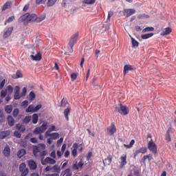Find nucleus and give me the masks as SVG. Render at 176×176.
Segmentation results:
<instances>
[{
	"label": "nucleus",
	"mask_w": 176,
	"mask_h": 176,
	"mask_svg": "<svg viewBox=\"0 0 176 176\" xmlns=\"http://www.w3.org/2000/svg\"><path fill=\"white\" fill-rule=\"evenodd\" d=\"M19 21L21 23H23V21H25V23H34V21L36 22V14H30L26 13L23 15H22L19 19Z\"/></svg>",
	"instance_id": "obj_1"
},
{
	"label": "nucleus",
	"mask_w": 176,
	"mask_h": 176,
	"mask_svg": "<svg viewBox=\"0 0 176 176\" xmlns=\"http://www.w3.org/2000/svg\"><path fill=\"white\" fill-rule=\"evenodd\" d=\"M79 36V33H76L73 34L70 40L69 41V45L70 47H68L69 49V53H73L74 52V46H75V43L78 41V37Z\"/></svg>",
	"instance_id": "obj_2"
},
{
	"label": "nucleus",
	"mask_w": 176,
	"mask_h": 176,
	"mask_svg": "<svg viewBox=\"0 0 176 176\" xmlns=\"http://www.w3.org/2000/svg\"><path fill=\"white\" fill-rule=\"evenodd\" d=\"M47 130V122H44L41 126L36 127L33 131L34 134H42V133H45Z\"/></svg>",
	"instance_id": "obj_3"
},
{
	"label": "nucleus",
	"mask_w": 176,
	"mask_h": 176,
	"mask_svg": "<svg viewBox=\"0 0 176 176\" xmlns=\"http://www.w3.org/2000/svg\"><path fill=\"white\" fill-rule=\"evenodd\" d=\"M148 149L150 151V152H152L153 155H156L157 153V146H156V144L153 142V140H151V141L148 143Z\"/></svg>",
	"instance_id": "obj_4"
},
{
	"label": "nucleus",
	"mask_w": 176,
	"mask_h": 176,
	"mask_svg": "<svg viewBox=\"0 0 176 176\" xmlns=\"http://www.w3.org/2000/svg\"><path fill=\"white\" fill-rule=\"evenodd\" d=\"M106 131L108 135H110V136L113 135L117 131V129H116V126L115 125V123L112 122L111 125L107 128Z\"/></svg>",
	"instance_id": "obj_5"
},
{
	"label": "nucleus",
	"mask_w": 176,
	"mask_h": 176,
	"mask_svg": "<svg viewBox=\"0 0 176 176\" xmlns=\"http://www.w3.org/2000/svg\"><path fill=\"white\" fill-rule=\"evenodd\" d=\"M123 13L125 17H130V16H132V14H134L135 13V10L133 8L124 9L123 10Z\"/></svg>",
	"instance_id": "obj_6"
},
{
	"label": "nucleus",
	"mask_w": 176,
	"mask_h": 176,
	"mask_svg": "<svg viewBox=\"0 0 176 176\" xmlns=\"http://www.w3.org/2000/svg\"><path fill=\"white\" fill-rule=\"evenodd\" d=\"M146 152H148V148H146V147H142L138 150H135L133 153L134 159H135V157H137L138 155H140V153H142V155H144L146 153Z\"/></svg>",
	"instance_id": "obj_7"
},
{
	"label": "nucleus",
	"mask_w": 176,
	"mask_h": 176,
	"mask_svg": "<svg viewBox=\"0 0 176 176\" xmlns=\"http://www.w3.org/2000/svg\"><path fill=\"white\" fill-rule=\"evenodd\" d=\"M27 163L30 170H36L38 164H36V162H35V161H34L33 160H29L27 161Z\"/></svg>",
	"instance_id": "obj_8"
},
{
	"label": "nucleus",
	"mask_w": 176,
	"mask_h": 176,
	"mask_svg": "<svg viewBox=\"0 0 176 176\" xmlns=\"http://www.w3.org/2000/svg\"><path fill=\"white\" fill-rule=\"evenodd\" d=\"M42 164L43 166H46V164H56V160L47 157L44 161L42 162Z\"/></svg>",
	"instance_id": "obj_9"
},
{
	"label": "nucleus",
	"mask_w": 176,
	"mask_h": 176,
	"mask_svg": "<svg viewBox=\"0 0 176 176\" xmlns=\"http://www.w3.org/2000/svg\"><path fill=\"white\" fill-rule=\"evenodd\" d=\"M120 167L121 168H123V167H124V166H126L127 164V155H123L122 156L120 157Z\"/></svg>",
	"instance_id": "obj_10"
},
{
	"label": "nucleus",
	"mask_w": 176,
	"mask_h": 176,
	"mask_svg": "<svg viewBox=\"0 0 176 176\" xmlns=\"http://www.w3.org/2000/svg\"><path fill=\"white\" fill-rule=\"evenodd\" d=\"M30 57L33 61H41V60H42V53L38 52L35 56L30 55Z\"/></svg>",
	"instance_id": "obj_11"
},
{
	"label": "nucleus",
	"mask_w": 176,
	"mask_h": 176,
	"mask_svg": "<svg viewBox=\"0 0 176 176\" xmlns=\"http://www.w3.org/2000/svg\"><path fill=\"white\" fill-rule=\"evenodd\" d=\"M14 100H20L21 98V96H20V87L16 86L14 91Z\"/></svg>",
	"instance_id": "obj_12"
},
{
	"label": "nucleus",
	"mask_w": 176,
	"mask_h": 176,
	"mask_svg": "<svg viewBox=\"0 0 176 176\" xmlns=\"http://www.w3.org/2000/svg\"><path fill=\"white\" fill-rule=\"evenodd\" d=\"M120 113L121 115H127L129 114V109H127V107L126 106H123V104H120Z\"/></svg>",
	"instance_id": "obj_13"
},
{
	"label": "nucleus",
	"mask_w": 176,
	"mask_h": 176,
	"mask_svg": "<svg viewBox=\"0 0 176 176\" xmlns=\"http://www.w3.org/2000/svg\"><path fill=\"white\" fill-rule=\"evenodd\" d=\"M173 30L171 29V28H166L163 30V31L161 32L160 35L162 36H164L166 35H170V34H171Z\"/></svg>",
	"instance_id": "obj_14"
},
{
	"label": "nucleus",
	"mask_w": 176,
	"mask_h": 176,
	"mask_svg": "<svg viewBox=\"0 0 176 176\" xmlns=\"http://www.w3.org/2000/svg\"><path fill=\"white\" fill-rule=\"evenodd\" d=\"M12 32H13V27L8 28V30L4 32L3 38L5 39L8 38V36H10V35H12Z\"/></svg>",
	"instance_id": "obj_15"
},
{
	"label": "nucleus",
	"mask_w": 176,
	"mask_h": 176,
	"mask_svg": "<svg viewBox=\"0 0 176 176\" xmlns=\"http://www.w3.org/2000/svg\"><path fill=\"white\" fill-rule=\"evenodd\" d=\"M33 155L35 156V157H39V153H41V150L39 149V147L37 146H33Z\"/></svg>",
	"instance_id": "obj_16"
},
{
	"label": "nucleus",
	"mask_w": 176,
	"mask_h": 176,
	"mask_svg": "<svg viewBox=\"0 0 176 176\" xmlns=\"http://www.w3.org/2000/svg\"><path fill=\"white\" fill-rule=\"evenodd\" d=\"M84 164H85V162H83V160H81L78 162V164H74V165H73V168H74V170H79V168H82V167H83Z\"/></svg>",
	"instance_id": "obj_17"
},
{
	"label": "nucleus",
	"mask_w": 176,
	"mask_h": 176,
	"mask_svg": "<svg viewBox=\"0 0 176 176\" xmlns=\"http://www.w3.org/2000/svg\"><path fill=\"white\" fill-rule=\"evenodd\" d=\"M112 163V156L111 155H108V157L103 160L104 166H109Z\"/></svg>",
	"instance_id": "obj_18"
},
{
	"label": "nucleus",
	"mask_w": 176,
	"mask_h": 176,
	"mask_svg": "<svg viewBox=\"0 0 176 176\" xmlns=\"http://www.w3.org/2000/svg\"><path fill=\"white\" fill-rule=\"evenodd\" d=\"M8 135H10V131H4L0 132V140H3V138H6V137H8Z\"/></svg>",
	"instance_id": "obj_19"
},
{
	"label": "nucleus",
	"mask_w": 176,
	"mask_h": 176,
	"mask_svg": "<svg viewBox=\"0 0 176 176\" xmlns=\"http://www.w3.org/2000/svg\"><path fill=\"white\" fill-rule=\"evenodd\" d=\"M12 79H19V78H23V74L21 71L17 70L16 74L12 75Z\"/></svg>",
	"instance_id": "obj_20"
},
{
	"label": "nucleus",
	"mask_w": 176,
	"mask_h": 176,
	"mask_svg": "<svg viewBox=\"0 0 176 176\" xmlns=\"http://www.w3.org/2000/svg\"><path fill=\"white\" fill-rule=\"evenodd\" d=\"M3 153L6 157H9V156H10V148H9V146H6L4 148Z\"/></svg>",
	"instance_id": "obj_21"
},
{
	"label": "nucleus",
	"mask_w": 176,
	"mask_h": 176,
	"mask_svg": "<svg viewBox=\"0 0 176 176\" xmlns=\"http://www.w3.org/2000/svg\"><path fill=\"white\" fill-rule=\"evenodd\" d=\"M171 131H173L171 127H169L168 129L166 131V140L168 142H171V135H170V133H171Z\"/></svg>",
	"instance_id": "obj_22"
},
{
	"label": "nucleus",
	"mask_w": 176,
	"mask_h": 176,
	"mask_svg": "<svg viewBox=\"0 0 176 176\" xmlns=\"http://www.w3.org/2000/svg\"><path fill=\"white\" fill-rule=\"evenodd\" d=\"M69 113H71V109L69 107H67L64 111L65 118L67 121L69 120V118L68 117V115H69Z\"/></svg>",
	"instance_id": "obj_23"
},
{
	"label": "nucleus",
	"mask_w": 176,
	"mask_h": 176,
	"mask_svg": "<svg viewBox=\"0 0 176 176\" xmlns=\"http://www.w3.org/2000/svg\"><path fill=\"white\" fill-rule=\"evenodd\" d=\"M45 19H46V15L45 14L39 15L38 16L36 15V23H41V21H43Z\"/></svg>",
	"instance_id": "obj_24"
},
{
	"label": "nucleus",
	"mask_w": 176,
	"mask_h": 176,
	"mask_svg": "<svg viewBox=\"0 0 176 176\" xmlns=\"http://www.w3.org/2000/svg\"><path fill=\"white\" fill-rule=\"evenodd\" d=\"M8 123L9 126H14V118H13V117H12V116H9L8 117Z\"/></svg>",
	"instance_id": "obj_25"
},
{
	"label": "nucleus",
	"mask_w": 176,
	"mask_h": 176,
	"mask_svg": "<svg viewBox=\"0 0 176 176\" xmlns=\"http://www.w3.org/2000/svg\"><path fill=\"white\" fill-rule=\"evenodd\" d=\"M133 69H134V68H133V66L131 65H126L124 67V74H126V72H129V71H133Z\"/></svg>",
	"instance_id": "obj_26"
},
{
	"label": "nucleus",
	"mask_w": 176,
	"mask_h": 176,
	"mask_svg": "<svg viewBox=\"0 0 176 176\" xmlns=\"http://www.w3.org/2000/svg\"><path fill=\"white\" fill-rule=\"evenodd\" d=\"M12 6V1L6 2L2 7V10L5 11L6 9H10V6Z\"/></svg>",
	"instance_id": "obj_27"
},
{
	"label": "nucleus",
	"mask_w": 176,
	"mask_h": 176,
	"mask_svg": "<svg viewBox=\"0 0 176 176\" xmlns=\"http://www.w3.org/2000/svg\"><path fill=\"white\" fill-rule=\"evenodd\" d=\"M25 153H26L25 149L22 148L18 151L17 156L18 157L21 158L23 157V156H24V155H25Z\"/></svg>",
	"instance_id": "obj_28"
},
{
	"label": "nucleus",
	"mask_w": 176,
	"mask_h": 176,
	"mask_svg": "<svg viewBox=\"0 0 176 176\" xmlns=\"http://www.w3.org/2000/svg\"><path fill=\"white\" fill-rule=\"evenodd\" d=\"M56 2H57V0H48L47 2V8H51V6H54Z\"/></svg>",
	"instance_id": "obj_29"
},
{
	"label": "nucleus",
	"mask_w": 176,
	"mask_h": 176,
	"mask_svg": "<svg viewBox=\"0 0 176 176\" xmlns=\"http://www.w3.org/2000/svg\"><path fill=\"white\" fill-rule=\"evenodd\" d=\"M5 111L6 112V113H12V111H13V106L6 105L5 107Z\"/></svg>",
	"instance_id": "obj_30"
},
{
	"label": "nucleus",
	"mask_w": 176,
	"mask_h": 176,
	"mask_svg": "<svg viewBox=\"0 0 176 176\" xmlns=\"http://www.w3.org/2000/svg\"><path fill=\"white\" fill-rule=\"evenodd\" d=\"M152 36H153V33H148L141 35L142 39H148V38H152Z\"/></svg>",
	"instance_id": "obj_31"
},
{
	"label": "nucleus",
	"mask_w": 176,
	"mask_h": 176,
	"mask_svg": "<svg viewBox=\"0 0 176 176\" xmlns=\"http://www.w3.org/2000/svg\"><path fill=\"white\" fill-rule=\"evenodd\" d=\"M52 173H56V174H60V166L58 165H54L52 168Z\"/></svg>",
	"instance_id": "obj_32"
},
{
	"label": "nucleus",
	"mask_w": 176,
	"mask_h": 176,
	"mask_svg": "<svg viewBox=\"0 0 176 176\" xmlns=\"http://www.w3.org/2000/svg\"><path fill=\"white\" fill-rule=\"evenodd\" d=\"M36 97V95H35V92L30 91V93L29 94V100L34 101V100H35Z\"/></svg>",
	"instance_id": "obj_33"
},
{
	"label": "nucleus",
	"mask_w": 176,
	"mask_h": 176,
	"mask_svg": "<svg viewBox=\"0 0 176 176\" xmlns=\"http://www.w3.org/2000/svg\"><path fill=\"white\" fill-rule=\"evenodd\" d=\"M38 119H39L38 114L34 113L32 115V123H34V124H36L38 123Z\"/></svg>",
	"instance_id": "obj_34"
},
{
	"label": "nucleus",
	"mask_w": 176,
	"mask_h": 176,
	"mask_svg": "<svg viewBox=\"0 0 176 176\" xmlns=\"http://www.w3.org/2000/svg\"><path fill=\"white\" fill-rule=\"evenodd\" d=\"M16 129L21 133H24V131H25V126H24L20 124H16Z\"/></svg>",
	"instance_id": "obj_35"
},
{
	"label": "nucleus",
	"mask_w": 176,
	"mask_h": 176,
	"mask_svg": "<svg viewBox=\"0 0 176 176\" xmlns=\"http://www.w3.org/2000/svg\"><path fill=\"white\" fill-rule=\"evenodd\" d=\"M82 3L85 5H94L96 3V0H83Z\"/></svg>",
	"instance_id": "obj_36"
},
{
	"label": "nucleus",
	"mask_w": 176,
	"mask_h": 176,
	"mask_svg": "<svg viewBox=\"0 0 176 176\" xmlns=\"http://www.w3.org/2000/svg\"><path fill=\"white\" fill-rule=\"evenodd\" d=\"M138 19H139V20H142V19H149V15L146 14H140L138 15Z\"/></svg>",
	"instance_id": "obj_37"
},
{
	"label": "nucleus",
	"mask_w": 176,
	"mask_h": 176,
	"mask_svg": "<svg viewBox=\"0 0 176 176\" xmlns=\"http://www.w3.org/2000/svg\"><path fill=\"white\" fill-rule=\"evenodd\" d=\"M60 134L58 133H51V139L52 140H58L59 138Z\"/></svg>",
	"instance_id": "obj_38"
},
{
	"label": "nucleus",
	"mask_w": 176,
	"mask_h": 176,
	"mask_svg": "<svg viewBox=\"0 0 176 176\" xmlns=\"http://www.w3.org/2000/svg\"><path fill=\"white\" fill-rule=\"evenodd\" d=\"M134 144H135V140H132L130 142V144H124V146L125 148H133V145H134Z\"/></svg>",
	"instance_id": "obj_39"
},
{
	"label": "nucleus",
	"mask_w": 176,
	"mask_h": 176,
	"mask_svg": "<svg viewBox=\"0 0 176 176\" xmlns=\"http://www.w3.org/2000/svg\"><path fill=\"white\" fill-rule=\"evenodd\" d=\"M131 42H132V46L133 47H138V45H140V43H138V41H137L135 39H134V38H131Z\"/></svg>",
	"instance_id": "obj_40"
},
{
	"label": "nucleus",
	"mask_w": 176,
	"mask_h": 176,
	"mask_svg": "<svg viewBox=\"0 0 176 176\" xmlns=\"http://www.w3.org/2000/svg\"><path fill=\"white\" fill-rule=\"evenodd\" d=\"M149 31H155V28L153 27H147L144 29H143L142 32H149Z\"/></svg>",
	"instance_id": "obj_41"
},
{
	"label": "nucleus",
	"mask_w": 176,
	"mask_h": 176,
	"mask_svg": "<svg viewBox=\"0 0 176 176\" xmlns=\"http://www.w3.org/2000/svg\"><path fill=\"white\" fill-rule=\"evenodd\" d=\"M37 146L40 151H45V149H46V144L43 143L38 144Z\"/></svg>",
	"instance_id": "obj_42"
},
{
	"label": "nucleus",
	"mask_w": 176,
	"mask_h": 176,
	"mask_svg": "<svg viewBox=\"0 0 176 176\" xmlns=\"http://www.w3.org/2000/svg\"><path fill=\"white\" fill-rule=\"evenodd\" d=\"M25 112L27 113H30V112H34V106L32 104H30L28 108L25 109Z\"/></svg>",
	"instance_id": "obj_43"
},
{
	"label": "nucleus",
	"mask_w": 176,
	"mask_h": 176,
	"mask_svg": "<svg viewBox=\"0 0 176 176\" xmlns=\"http://www.w3.org/2000/svg\"><path fill=\"white\" fill-rule=\"evenodd\" d=\"M46 156V151H43L42 152L40 151L38 154V159H45V157Z\"/></svg>",
	"instance_id": "obj_44"
},
{
	"label": "nucleus",
	"mask_w": 176,
	"mask_h": 176,
	"mask_svg": "<svg viewBox=\"0 0 176 176\" xmlns=\"http://www.w3.org/2000/svg\"><path fill=\"white\" fill-rule=\"evenodd\" d=\"M22 122H23V123H25V124L30 123V122H31V116H25Z\"/></svg>",
	"instance_id": "obj_45"
},
{
	"label": "nucleus",
	"mask_w": 176,
	"mask_h": 176,
	"mask_svg": "<svg viewBox=\"0 0 176 176\" xmlns=\"http://www.w3.org/2000/svg\"><path fill=\"white\" fill-rule=\"evenodd\" d=\"M8 94V90H1L0 97L1 98H5L6 97V95Z\"/></svg>",
	"instance_id": "obj_46"
},
{
	"label": "nucleus",
	"mask_w": 176,
	"mask_h": 176,
	"mask_svg": "<svg viewBox=\"0 0 176 176\" xmlns=\"http://www.w3.org/2000/svg\"><path fill=\"white\" fill-rule=\"evenodd\" d=\"M26 167H27V165L25 164V163L21 164L19 166V171L20 172L24 171Z\"/></svg>",
	"instance_id": "obj_47"
},
{
	"label": "nucleus",
	"mask_w": 176,
	"mask_h": 176,
	"mask_svg": "<svg viewBox=\"0 0 176 176\" xmlns=\"http://www.w3.org/2000/svg\"><path fill=\"white\" fill-rule=\"evenodd\" d=\"M21 173V176H27L28 175V173H30V169L28 168H26L24 170H23Z\"/></svg>",
	"instance_id": "obj_48"
},
{
	"label": "nucleus",
	"mask_w": 176,
	"mask_h": 176,
	"mask_svg": "<svg viewBox=\"0 0 176 176\" xmlns=\"http://www.w3.org/2000/svg\"><path fill=\"white\" fill-rule=\"evenodd\" d=\"M28 100H24L22 102L21 107H22V108H27V107H28Z\"/></svg>",
	"instance_id": "obj_49"
},
{
	"label": "nucleus",
	"mask_w": 176,
	"mask_h": 176,
	"mask_svg": "<svg viewBox=\"0 0 176 176\" xmlns=\"http://www.w3.org/2000/svg\"><path fill=\"white\" fill-rule=\"evenodd\" d=\"M14 20V16H10L6 21L5 25H6L7 23H12Z\"/></svg>",
	"instance_id": "obj_50"
},
{
	"label": "nucleus",
	"mask_w": 176,
	"mask_h": 176,
	"mask_svg": "<svg viewBox=\"0 0 176 176\" xmlns=\"http://www.w3.org/2000/svg\"><path fill=\"white\" fill-rule=\"evenodd\" d=\"M27 95V87H23L21 94V97H25Z\"/></svg>",
	"instance_id": "obj_51"
},
{
	"label": "nucleus",
	"mask_w": 176,
	"mask_h": 176,
	"mask_svg": "<svg viewBox=\"0 0 176 176\" xmlns=\"http://www.w3.org/2000/svg\"><path fill=\"white\" fill-rule=\"evenodd\" d=\"M36 5H45L46 0H36Z\"/></svg>",
	"instance_id": "obj_52"
},
{
	"label": "nucleus",
	"mask_w": 176,
	"mask_h": 176,
	"mask_svg": "<svg viewBox=\"0 0 176 176\" xmlns=\"http://www.w3.org/2000/svg\"><path fill=\"white\" fill-rule=\"evenodd\" d=\"M12 115L14 118H17V116H19V109H14Z\"/></svg>",
	"instance_id": "obj_53"
},
{
	"label": "nucleus",
	"mask_w": 176,
	"mask_h": 176,
	"mask_svg": "<svg viewBox=\"0 0 176 176\" xmlns=\"http://www.w3.org/2000/svg\"><path fill=\"white\" fill-rule=\"evenodd\" d=\"M64 174H66V176H72V174L71 173V169L67 168L64 171Z\"/></svg>",
	"instance_id": "obj_54"
},
{
	"label": "nucleus",
	"mask_w": 176,
	"mask_h": 176,
	"mask_svg": "<svg viewBox=\"0 0 176 176\" xmlns=\"http://www.w3.org/2000/svg\"><path fill=\"white\" fill-rule=\"evenodd\" d=\"M7 91H8L9 94H12V93H13V87H12V85H8L7 87Z\"/></svg>",
	"instance_id": "obj_55"
},
{
	"label": "nucleus",
	"mask_w": 176,
	"mask_h": 176,
	"mask_svg": "<svg viewBox=\"0 0 176 176\" xmlns=\"http://www.w3.org/2000/svg\"><path fill=\"white\" fill-rule=\"evenodd\" d=\"M41 108H42V104H38L37 106L34 107V112H38L39 109H41Z\"/></svg>",
	"instance_id": "obj_56"
},
{
	"label": "nucleus",
	"mask_w": 176,
	"mask_h": 176,
	"mask_svg": "<svg viewBox=\"0 0 176 176\" xmlns=\"http://www.w3.org/2000/svg\"><path fill=\"white\" fill-rule=\"evenodd\" d=\"M6 82V80L3 79L1 82H0V90H2V88L5 87V83Z\"/></svg>",
	"instance_id": "obj_57"
},
{
	"label": "nucleus",
	"mask_w": 176,
	"mask_h": 176,
	"mask_svg": "<svg viewBox=\"0 0 176 176\" xmlns=\"http://www.w3.org/2000/svg\"><path fill=\"white\" fill-rule=\"evenodd\" d=\"M63 141H64L63 138H60L58 141H57V146H60L61 144H63Z\"/></svg>",
	"instance_id": "obj_58"
},
{
	"label": "nucleus",
	"mask_w": 176,
	"mask_h": 176,
	"mask_svg": "<svg viewBox=\"0 0 176 176\" xmlns=\"http://www.w3.org/2000/svg\"><path fill=\"white\" fill-rule=\"evenodd\" d=\"M76 78H78V74H76V73H73L71 74L72 80H75Z\"/></svg>",
	"instance_id": "obj_59"
},
{
	"label": "nucleus",
	"mask_w": 176,
	"mask_h": 176,
	"mask_svg": "<svg viewBox=\"0 0 176 176\" xmlns=\"http://www.w3.org/2000/svg\"><path fill=\"white\" fill-rule=\"evenodd\" d=\"M14 135L17 138H21V133H20L19 131H14Z\"/></svg>",
	"instance_id": "obj_60"
},
{
	"label": "nucleus",
	"mask_w": 176,
	"mask_h": 176,
	"mask_svg": "<svg viewBox=\"0 0 176 176\" xmlns=\"http://www.w3.org/2000/svg\"><path fill=\"white\" fill-rule=\"evenodd\" d=\"M50 131L47 130L45 133V137L46 138H47V137H50L51 138V135H52V133H50Z\"/></svg>",
	"instance_id": "obj_61"
},
{
	"label": "nucleus",
	"mask_w": 176,
	"mask_h": 176,
	"mask_svg": "<svg viewBox=\"0 0 176 176\" xmlns=\"http://www.w3.org/2000/svg\"><path fill=\"white\" fill-rule=\"evenodd\" d=\"M77 153H78V151L76 149H73L72 151V155L74 157L76 156Z\"/></svg>",
	"instance_id": "obj_62"
},
{
	"label": "nucleus",
	"mask_w": 176,
	"mask_h": 176,
	"mask_svg": "<svg viewBox=\"0 0 176 176\" xmlns=\"http://www.w3.org/2000/svg\"><path fill=\"white\" fill-rule=\"evenodd\" d=\"M30 142L32 143V144H36L38 142V139H36V138H32L30 139Z\"/></svg>",
	"instance_id": "obj_63"
},
{
	"label": "nucleus",
	"mask_w": 176,
	"mask_h": 176,
	"mask_svg": "<svg viewBox=\"0 0 176 176\" xmlns=\"http://www.w3.org/2000/svg\"><path fill=\"white\" fill-rule=\"evenodd\" d=\"M55 130H56V126L54 125L51 126V127L48 129V131L50 132L54 131Z\"/></svg>",
	"instance_id": "obj_64"
}]
</instances>
